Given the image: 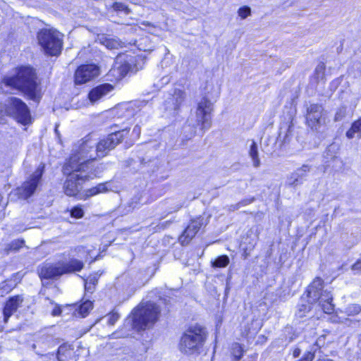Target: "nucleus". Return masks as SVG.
Masks as SVG:
<instances>
[{
  "label": "nucleus",
  "mask_w": 361,
  "mask_h": 361,
  "mask_svg": "<svg viewBox=\"0 0 361 361\" xmlns=\"http://www.w3.org/2000/svg\"><path fill=\"white\" fill-rule=\"evenodd\" d=\"M96 140L90 135L85 137L75 145L69 159L65 163V172L71 171L87 170L102 172V166L94 167L93 161L97 159L95 148Z\"/></svg>",
  "instance_id": "obj_1"
},
{
  "label": "nucleus",
  "mask_w": 361,
  "mask_h": 361,
  "mask_svg": "<svg viewBox=\"0 0 361 361\" xmlns=\"http://www.w3.org/2000/svg\"><path fill=\"white\" fill-rule=\"evenodd\" d=\"M160 309L155 303L151 302H142L132 314L125 320L124 328L126 332L121 336H128L132 329L144 330L152 326L158 319Z\"/></svg>",
  "instance_id": "obj_2"
},
{
  "label": "nucleus",
  "mask_w": 361,
  "mask_h": 361,
  "mask_svg": "<svg viewBox=\"0 0 361 361\" xmlns=\"http://www.w3.org/2000/svg\"><path fill=\"white\" fill-rule=\"evenodd\" d=\"M3 83L13 89L20 90L30 99L37 100L38 98V85L34 70L30 67H21L14 77H7Z\"/></svg>",
  "instance_id": "obj_3"
},
{
  "label": "nucleus",
  "mask_w": 361,
  "mask_h": 361,
  "mask_svg": "<svg viewBox=\"0 0 361 361\" xmlns=\"http://www.w3.org/2000/svg\"><path fill=\"white\" fill-rule=\"evenodd\" d=\"M206 329L199 324L190 326L181 337L179 348L187 355L200 354L207 340Z\"/></svg>",
  "instance_id": "obj_4"
},
{
  "label": "nucleus",
  "mask_w": 361,
  "mask_h": 361,
  "mask_svg": "<svg viewBox=\"0 0 361 361\" xmlns=\"http://www.w3.org/2000/svg\"><path fill=\"white\" fill-rule=\"evenodd\" d=\"M213 111V104L206 97H203L197 103V107L195 111L196 120L193 122L192 118L188 119V125L185 126L184 130L186 131L188 128L191 126L193 128L189 136L186 135L187 139L193 137L197 131V126H200V133L203 135L206 130H209L212 126V113Z\"/></svg>",
  "instance_id": "obj_5"
},
{
  "label": "nucleus",
  "mask_w": 361,
  "mask_h": 361,
  "mask_svg": "<svg viewBox=\"0 0 361 361\" xmlns=\"http://www.w3.org/2000/svg\"><path fill=\"white\" fill-rule=\"evenodd\" d=\"M63 172L67 176V178L63 184V190L66 195L71 197L78 194L85 181L92 179L100 174V171H97L96 170H73L69 173H66L65 165L63 167Z\"/></svg>",
  "instance_id": "obj_6"
},
{
  "label": "nucleus",
  "mask_w": 361,
  "mask_h": 361,
  "mask_svg": "<svg viewBox=\"0 0 361 361\" xmlns=\"http://www.w3.org/2000/svg\"><path fill=\"white\" fill-rule=\"evenodd\" d=\"M322 289V279H315L307 288V297L312 302H319L324 312L331 314L334 310V305L332 304V295L330 292Z\"/></svg>",
  "instance_id": "obj_7"
},
{
  "label": "nucleus",
  "mask_w": 361,
  "mask_h": 361,
  "mask_svg": "<svg viewBox=\"0 0 361 361\" xmlns=\"http://www.w3.org/2000/svg\"><path fill=\"white\" fill-rule=\"evenodd\" d=\"M141 60V56H133L119 54L113 68L109 73V76H114L116 80H119L130 72H137L140 68H142V66L137 63L138 61Z\"/></svg>",
  "instance_id": "obj_8"
},
{
  "label": "nucleus",
  "mask_w": 361,
  "mask_h": 361,
  "mask_svg": "<svg viewBox=\"0 0 361 361\" xmlns=\"http://www.w3.org/2000/svg\"><path fill=\"white\" fill-rule=\"evenodd\" d=\"M38 41L44 51L51 56H57L62 48V35L51 30H43L38 33Z\"/></svg>",
  "instance_id": "obj_9"
},
{
  "label": "nucleus",
  "mask_w": 361,
  "mask_h": 361,
  "mask_svg": "<svg viewBox=\"0 0 361 361\" xmlns=\"http://www.w3.org/2000/svg\"><path fill=\"white\" fill-rule=\"evenodd\" d=\"M6 115L15 118L18 122L26 125L30 121V114L27 106L21 99L9 97L6 101Z\"/></svg>",
  "instance_id": "obj_10"
},
{
  "label": "nucleus",
  "mask_w": 361,
  "mask_h": 361,
  "mask_svg": "<svg viewBox=\"0 0 361 361\" xmlns=\"http://www.w3.org/2000/svg\"><path fill=\"white\" fill-rule=\"evenodd\" d=\"M128 133L126 129L118 130L115 133L109 134L106 137L101 139L99 142H96V147L94 148L96 152V157H104L108 152L115 148L119 144L124 136Z\"/></svg>",
  "instance_id": "obj_11"
},
{
  "label": "nucleus",
  "mask_w": 361,
  "mask_h": 361,
  "mask_svg": "<svg viewBox=\"0 0 361 361\" xmlns=\"http://www.w3.org/2000/svg\"><path fill=\"white\" fill-rule=\"evenodd\" d=\"M44 166H39L30 178L18 189V193L24 199L30 197L35 191L43 174Z\"/></svg>",
  "instance_id": "obj_12"
},
{
  "label": "nucleus",
  "mask_w": 361,
  "mask_h": 361,
  "mask_svg": "<svg viewBox=\"0 0 361 361\" xmlns=\"http://www.w3.org/2000/svg\"><path fill=\"white\" fill-rule=\"evenodd\" d=\"M306 123L312 130H318L325 123L324 110L321 105L310 104L307 109Z\"/></svg>",
  "instance_id": "obj_13"
},
{
  "label": "nucleus",
  "mask_w": 361,
  "mask_h": 361,
  "mask_svg": "<svg viewBox=\"0 0 361 361\" xmlns=\"http://www.w3.org/2000/svg\"><path fill=\"white\" fill-rule=\"evenodd\" d=\"M99 75V68L95 64H85L79 66L75 73L76 85L85 84Z\"/></svg>",
  "instance_id": "obj_14"
},
{
  "label": "nucleus",
  "mask_w": 361,
  "mask_h": 361,
  "mask_svg": "<svg viewBox=\"0 0 361 361\" xmlns=\"http://www.w3.org/2000/svg\"><path fill=\"white\" fill-rule=\"evenodd\" d=\"M206 224L207 221L202 216L192 219L182 235L179 237V242L182 245H188L200 229Z\"/></svg>",
  "instance_id": "obj_15"
},
{
  "label": "nucleus",
  "mask_w": 361,
  "mask_h": 361,
  "mask_svg": "<svg viewBox=\"0 0 361 361\" xmlns=\"http://www.w3.org/2000/svg\"><path fill=\"white\" fill-rule=\"evenodd\" d=\"M24 298L23 295H18L10 297L5 302L3 309L4 322H8L9 318L22 306Z\"/></svg>",
  "instance_id": "obj_16"
},
{
  "label": "nucleus",
  "mask_w": 361,
  "mask_h": 361,
  "mask_svg": "<svg viewBox=\"0 0 361 361\" xmlns=\"http://www.w3.org/2000/svg\"><path fill=\"white\" fill-rule=\"evenodd\" d=\"M114 90V86L109 83L98 85L89 92L88 97L91 103H95L106 96Z\"/></svg>",
  "instance_id": "obj_17"
},
{
  "label": "nucleus",
  "mask_w": 361,
  "mask_h": 361,
  "mask_svg": "<svg viewBox=\"0 0 361 361\" xmlns=\"http://www.w3.org/2000/svg\"><path fill=\"white\" fill-rule=\"evenodd\" d=\"M39 276L42 279H53L63 274L61 263L47 264L39 270Z\"/></svg>",
  "instance_id": "obj_18"
},
{
  "label": "nucleus",
  "mask_w": 361,
  "mask_h": 361,
  "mask_svg": "<svg viewBox=\"0 0 361 361\" xmlns=\"http://www.w3.org/2000/svg\"><path fill=\"white\" fill-rule=\"evenodd\" d=\"M185 97V93L180 90H175L173 94L171 95L166 101V109L169 111H176Z\"/></svg>",
  "instance_id": "obj_19"
},
{
  "label": "nucleus",
  "mask_w": 361,
  "mask_h": 361,
  "mask_svg": "<svg viewBox=\"0 0 361 361\" xmlns=\"http://www.w3.org/2000/svg\"><path fill=\"white\" fill-rule=\"evenodd\" d=\"M310 171V167L307 165H303L302 167L298 169L293 173L288 178V183L291 185H297L300 184L304 177Z\"/></svg>",
  "instance_id": "obj_20"
},
{
  "label": "nucleus",
  "mask_w": 361,
  "mask_h": 361,
  "mask_svg": "<svg viewBox=\"0 0 361 361\" xmlns=\"http://www.w3.org/2000/svg\"><path fill=\"white\" fill-rule=\"evenodd\" d=\"M61 263L62 267L63 274L79 271L84 267L83 262L76 259H72L68 262L66 263Z\"/></svg>",
  "instance_id": "obj_21"
},
{
  "label": "nucleus",
  "mask_w": 361,
  "mask_h": 361,
  "mask_svg": "<svg viewBox=\"0 0 361 361\" xmlns=\"http://www.w3.org/2000/svg\"><path fill=\"white\" fill-rule=\"evenodd\" d=\"M109 185V183H99L95 187L85 190L82 195V198L85 200L98 194L106 192L111 190Z\"/></svg>",
  "instance_id": "obj_22"
},
{
  "label": "nucleus",
  "mask_w": 361,
  "mask_h": 361,
  "mask_svg": "<svg viewBox=\"0 0 361 361\" xmlns=\"http://www.w3.org/2000/svg\"><path fill=\"white\" fill-rule=\"evenodd\" d=\"M97 40L109 49H117L122 47V42L120 40L106 37L104 35L98 36Z\"/></svg>",
  "instance_id": "obj_23"
},
{
  "label": "nucleus",
  "mask_w": 361,
  "mask_h": 361,
  "mask_svg": "<svg viewBox=\"0 0 361 361\" xmlns=\"http://www.w3.org/2000/svg\"><path fill=\"white\" fill-rule=\"evenodd\" d=\"M143 104L142 102L136 101L122 106L121 109L126 111V116H135L141 111V106Z\"/></svg>",
  "instance_id": "obj_24"
},
{
  "label": "nucleus",
  "mask_w": 361,
  "mask_h": 361,
  "mask_svg": "<svg viewBox=\"0 0 361 361\" xmlns=\"http://www.w3.org/2000/svg\"><path fill=\"white\" fill-rule=\"evenodd\" d=\"M346 137L348 139L353 137H361V118L355 121L351 128L346 132Z\"/></svg>",
  "instance_id": "obj_25"
},
{
  "label": "nucleus",
  "mask_w": 361,
  "mask_h": 361,
  "mask_svg": "<svg viewBox=\"0 0 361 361\" xmlns=\"http://www.w3.org/2000/svg\"><path fill=\"white\" fill-rule=\"evenodd\" d=\"M71 353L72 349L71 346L67 344H63L58 348L56 357L58 361H66V358L71 355Z\"/></svg>",
  "instance_id": "obj_26"
},
{
  "label": "nucleus",
  "mask_w": 361,
  "mask_h": 361,
  "mask_svg": "<svg viewBox=\"0 0 361 361\" xmlns=\"http://www.w3.org/2000/svg\"><path fill=\"white\" fill-rule=\"evenodd\" d=\"M307 293V290L306 291ZM306 298L307 299V303L305 302V299L302 300L301 303L298 305V311L297 312V315L299 317H305L306 313L308 312L310 309V304H313L312 301L307 297V295H306Z\"/></svg>",
  "instance_id": "obj_27"
},
{
  "label": "nucleus",
  "mask_w": 361,
  "mask_h": 361,
  "mask_svg": "<svg viewBox=\"0 0 361 361\" xmlns=\"http://www.w3.org/2000/svg\"><path fill=\"white\" fill-rule=\"evenodd\" d=\"M250 157L252 158L255 167H258L260 164V160L258 157L257 146L255 142L252 141L249 151Z\"/></svg>",
  "instance_id": "obj_28"
},
{
  "label": "nucleus",
  "mask_w": 361,
  "mask_h": 361,
  "mask_svg": "<svg viewBox=\"0 0 361 361\" xmlns=\"http://www.w3.org/2000/svg\"><path fill=\"white\" fill-rule=\"evenodd\" d=\"M243 349L242 346L238 343H233L231 346V353L233 357L234 361L240 360L243 355Z\"/></svg>",
  "instance_id": "obj_29"
},
{
  "label": "nucleus",
  "mask_w": 361,
  "mask_h": 361,
  "mask_svg": "<svg viewBox=\"0 0 361 361\" xmlns=\"http://www.w3.org/2000/svg\"><path fill=\"white\" fill-rule=\"evenodd\" d=\"M92 309V302L90 300L85 301L78 307V314L82 317H86Z\"/></svg>",
  "instance_id": "obj_30"
},
{
  "label": "nucleus",
  "mask_w": 361,
  "mask_h": 361,
  "mask_svg": "<svg viewBox=\"0 0 361 361\" xmlns=\"http://www.w3.org/2000/svg\"><path fill=\"white\" fill-rule=\"evenodd\" d=\"M229 262L230 259L227 255H221L212 262V267L219 268L226 267L229 264Z\"/></svg>",
  "instance_id": "obj_31"
},
{
  "label": "nucleus",
  "mask_w": 361,
  "mask_h": 361,
  "mask_svg": "<svg viewBox=\"0 0 361 361\" xmlns=\"http://www.w3.org/2000/svg\"><path fill=\"white\" fill-rule=\"evenodd\" d=\"M361 312V305L358 304H350L344 310V313L348 316H355Z\"/></svg>",
  "instance_id": "obj_32"
},
{
  "label": "nucleus",
  "mask_w": 361,
  "mask_h": 361,
  "mask_svg": "<svg viewBox=\"0 0 361 361\" xmlns=\"http://www.w3.org/2000/svg\"><path fill=\"white\" fill-rule=\"evenodd\" d=\"M71 215L72 217L80 219L82 218L84 215V211L80 206L74 207L71 210Z\"/></svg>",
  "instance_id": "obj_33"
},
{
  "label": "nucleus",
  "mask_w": 361,
  "mask_h": 361,
  "mask_svg": "<svg viewBox=\"0 0 361 361\" xmlns=\"http://www.w3.org/2000/svg\"><path fill=\"white\" fill-rule=\"evenodd\" d=\"M113 8L115 11L123 12L126 14H128L130 12L128 7L123 3L116 2L114 4Z\"/></svg>",
  "instance_id": "obj_34"
},
{
  "label": "nucleus",
  "mask_w": 361,
  "mask_h": 361,
  "mask_svg": "<svg viewBox=\"0 0 361 361\" xmlns=\"http://www.w3.org/2000/svg\"><path fill=\"white\" fill-rule=\"evenodd\" d=\"M238 16L241 18V19H245L247 16H249L251 13V9L248 6H243L240 7L238 11Z\"/></svg>",
  "instance_id": "obj_35"
},
{
  "label": "nucleus",
  "mask_w": 361,
  "mask_h": 361,
  "mask_svg": "<svg viewBox=\"0 0 361 361\" xmlns=\"http://www.w3.org/2000/svg\"><path fill=\"white\" fill-rule=\"evenodd\" d=\"M24 243L23 240H16L13 242H11L8 245V250H14L16 251L20 247H22Z\"/></svg>",
  "instance_id": "obj_36"
},
{
  "label": "nucleus",
  "mask_w": 361,
  "mask_h": 361,
  "mask_svg": "<svg viewBox=\"0 0 361 361\" xmlns=\"http://www.w3.org/2000/svg\"><path fill=\"white\" fill-rule=\"evenodd\" d=\"M345 114H346V108L345 107L339 108L335 114L334 121H338L342 120L345 116Z\"/></svg>",
  "instance_id": "obj_37"
},
{
  "label": "nucleus",
  "mask_w": 361,
  "mask_h": 361,
  "mask_svg": "<svg viewBox=\"0 0 361 361\" xmlns=\"http://www.w3.org/2000/svg\"><path fill=\"white\" fill-rule=\"evenodd\" d=\"M119 319V314L116 312H113L107 315V323L109 325H114Z\"/></svg>",
  "instance_id": "obj_38"
},
{
  "label": "nucleus",
  "mask_w": 361,
  "mask_h": 361,
  "mask_svg": "<svg viewBox=\"0 0 361 361\" xmlns=\"http://www.w3.org/2000/svg\"><path fill=\"white\" fill-rule=\"evenodd\" d=\"M352 270L355 271V273H359L361 271V259L357 260L353 266Z\"/></svg>",
  "instance_id": "obj_39"
},
{
  "label": "nucleus",
  "mask_w": 361,
  "mask_h": 361,
  "mask_svg": "<svg viewBox=\"0 0 361 361\" xmlns=\"http://www.w3.org/2000/svg\"><path fill=\"white\" fill-rule=\"evenodd\" d=\"M95 286H92V284L89 283L87 281H85V290L86 292L92 293L94 289Z\"/></svg>",
  "instance_id": "obj_40"
},
{
  "label": "nucleus",
  "mask_w": 361,
  "mask_h": 361,
  "mask_svg": "<svg viewBox=\"0 0 361 361\" xmlns=\"http://www.w3.org/2000/svg\"><path fill=\"white\" fill-rule=\"evenodd\" d=\"M85 281H87L89 283L92 284V286H95L98 281V277L95 275L90 276Z\"/></svg>",
  "instance_id": "obj_41"
},
{
  "label": "nucleus",
  "mask_w": 361,
  "mask_h": 361,
  "mask_svg": "<svg viewBox=\"0 0 361 361\" xmlns=\"http://www.w3.org/2000/svg\"><path fill=\"white\" fill-rule=\"evenodd\" d=\"M61 307L57 305H56L54 308V310L51 312L52 316H54V317L59 316V315L61 314Z\"/></svg>",
  "instance_id": "obj_42"
},
{
  "label": "nucleus",
  "mask_w": 361,
  "mask_h": 361,
  "mask_svg": "<svg viewBox=\"0 0 361 361\" xmlns=\"http://www.w3.org/2000/svg\"><path fill=\"white\" fill-rule=\"evenodd\" d=\"M5 109H6V104H3L2 103L0 102V122L1 121V118L4 115H6V113L5 112Z\"/></svg>",
  "instance_id": "obj_43"
},
{
  "label": "nucleus",
  "mask_w": 361,
  "mask_h": 361,
  "mask_svg": "<svg viewBox=\"0 0 361 361\" xmlns=\"http://www.w3.org/2000/svg\"><path fill=\"white\" fill-rule=\"evenodd\" d=\"M315 71L318 74L321 73L322 75H323L324 71V63L319 64L317 66Z\"/></svg>",
  "instance_id": "obj_44"
},
{
  "label": "nucleus",
  "mask_w": 361,
  "mask_h": 361,
  "mask_svg": "<svg viewBox=\"0 0 361 361\" xmlns=\"http://www.w3.org/2000/svg\"><path fill=\"white\" fill-rule=\"evenodd\" d=\"M170 80H171V78L169 75L163 76V78L161 80V85H166L170 82Z\"/></svg>",
  "instance_id": "obj_45"
},
{
  "label": "nucleus",
  "mask_w": 361,
  "mask_h": 361,
  "mask_svg": "<svg viewBox=\"0 0 361 361\" xmlns=\"http://www.w3.org/2000/svg\"><path fill=\"white\" fill-rule=\"evenodd\" d=\"M140 133V128L137 125L134 127L133 134H135L136 137H138Z\"/></svg>",
  "instance_id": "obj_46"
},
{
  "label": "nucleus",
  "mask_w": 361,
  "mask_h": 361,
  "mask_svg": "<svg viewBox=\"0 0 361 361\" xmlns=\"http://www.w3.org/2000/svg\"><path fill=\"white\" fill-rule=\"evenodd\" d=\"M314 358V355L312 353H309L305 359H302L300 361H312Z\"/></svg>",
  "instance_id": "obj_47"
},
{
  "label": "nucleus",
  "mask_w": 361,
  "mask_h": 361,
  "mask_svg": "<svg viewBox=\"0 0 361 361\" xmlns=\"http://www.w3.org/2000/svg\"><path fill=\"white\" fill-rule=\"evenodd\" d=\"M42 357H46L47 359L48 360H51L54 357V353H47V354H45V355H41Z\"/></svg>",
  "instance_id": "obj_48"
},
{
  "label": "nucleus",
  "mask_w": 361,
  "mask_h": 361,
  "mask_svg": "<svg viewBox=\"0 0 361 361\" xmlns=\"http://www.w3.org/2000/svg\"><path fill=\"white\" fill-rule=\"evenodd\" d=\"M300 350L299 349H296L293 352V355L295 357H298L300 355Z\"/></svg>",
  "instance_id": "obj_49"
},
{
  "label": "nucleus",
  "mask_w": 361,
  "mask_h": 361,
  "mask_svg": "<svg viewBox=\"0 0 361 361\" xmlns=\"http://www.w3.org/2000/svg\"><path fill=\"white\" fill-rule=\"evenodd\" d=\"M250 202H251V200H244L242 202H240V204L244 206V205H247V204H250Z\"/></svg>",
  "instance_id": "obj_50"
},
{
  "label": "nucleus",
  "mask_w": 361,
  "mask_h": 361,
  "mask_svg": "<svg viewBox=\"0 0 361 361\" xmlns=\"http://www.w3.org/2000/svg\"><path fill=\"white\" fill-rule=\"evenodd\" d=\"M169 63V60H168V59H164V60L162 61V63H161L162 66H166V64H167V63Z\"/></svg>",
  "instance_id": "obj_51"
},
{
  "label": "nucleus",
  "mask_w": 361,
  "mask_h": 361,
  "mask_svg": "<svg viewBox=\"0 0 361 361\" xmlns=\"http://www.w3.org/2000/svg\"><path fill=\"white\" fill-rule=\"evenodd\" d=\"M321 361H333V360L331 359H329V358H324V359L322 360Z\"/></svg>",
  "instance_id": "obj_52"
},
{
  "label": "nucleus",
  "mask_w": 361,
  "mask_h": 361,
  "mask_svg": "<svg viewBox=\"0 0 361 361\" xmlns=\"http://www.w3.org/2000/svg\"><path fill=\"white\" fill-rule=\"evenodd\" d=\"M77 249L80 251V250H82L83 247H78Z\"/></svg>",
  "instance_id": "obj_53"
},
{
  "label": "nucleus",
  "mask_w": 361,
  "mask_h": 361,
  "mask_svg": "<svg viewBox=\"0 0 361 361\" xmlns=\"http://www.w3.org/2000/svg\"><path fill=\"white\" fill-rule=\"evenodd\" d=\"M181 207H182L181 205L178 206V207L176 208V210H178V209H180L181 208Z\"/></svg>",
  "instance_id": "obj_54"
}]
</instances>
